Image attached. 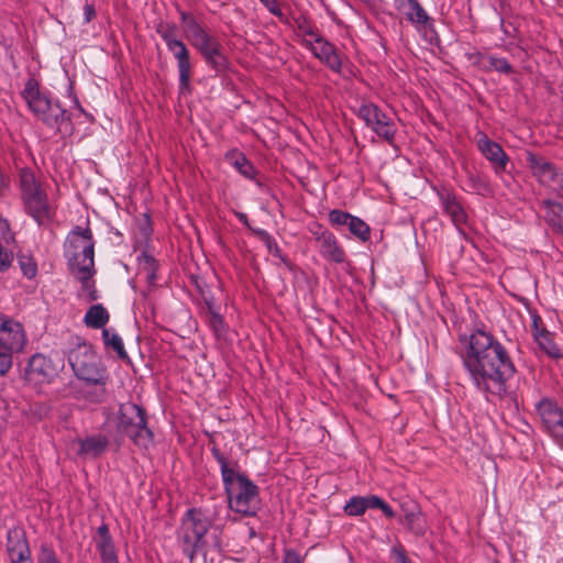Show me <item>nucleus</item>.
<instances>
[{"label":"nucleus","instance_id":"obj_1","mask_svg":"<svg viewBox=\"0 0 563 563\" xmlns=\"http://www.w3.org/2000/svg\"><path fill=\"white\" fill-rule=\"evenodd\" d=\"M461 357L477 390L498 397L506 395L507 382L516 367L505 346L493 334L483 330L473 332Z\"/></svg>","mask_w":563,"mask_h":563},{"label":"nucleus","instance_id":"obj_2","mask_svg":"<svg viewBox=\"0 0 563 563\" xmlns=\"http://www.w3.org/2000/svg\"><path fill=\"white\" fill-rule=\"evenodd\" d=\"M64 255L71 276L81 284L78 297L86 301L97 300L98 295L92 279L95 269V241L89 227L76 225L67 235Z\"/></svg>","mask_w":563,"mask_h":563},{"label":"nucleus","instance_id":"obj_3","mask_svg":"<svg viewBox=\"0 0 563 563\" xmlns=\"http://www.w3.org/2000/svg\"><path fill=\"white\" fill-rule=\"evenodd\" d=\"M211 454L220 466L224 493L229 508L244 517H253L261 509L260 488L244 473L239 463L225 456L218 446Z\"/></svg>","mask_w":563,"mask_h":563},{"label":"nucleus","instance_id":"obj_4","mask_svg":"<svg viewBox=\"0 0 563 563\" xmlns=\"http://www.w3.org/2000/svg\"><path fill=\"white\" fill-rule=\"evenodd\" d=\"M68 362L77 378L84 380L88 388H93L92 391L86 390L87 398L91 402L102 401L106 394L107 373L92 347L85 342L78 343L69 351Z\"/></svg>","mask_w":563,"mask_h":563},{"label":"nucleus","instance_id":"obj_5","mask_svg":"<svg viewBox=\"0 0 563 563\" xmlns=\"http://www.w3.org/2000/svg\"><path fill=\"white\" fill-rule=\"evenodd\" d=\"M19 186L24 211L40 225H48L55 214V207L49 203L46 191L36 180L30 168H22L19 174Z\"/></svg>","mask_w":563,"mask_h":563},{"label":"nucleus","instance_id":"obj_6","mask_svg":"<svg viewBox=\"0 0 563 563\" xmlns=\"http://www.w3.org/2000/svg\"><path fill=\"white\" fill-rule=\"evenodd\" d=\"M21 95L31 112L46 126L59 129L68 119L66 110L57 101L40 91L38 82L34 78L26 80Z\"/></svg>","mask_w":563,"mask_h":563},{"label":"nucleus","instance_id":"obj_7","mask_svg":"<svg viewBox=\"0 0 563 563\" xmlns=\"http://www.w3.org/2000/svg\"><path fill=\"white\" fill-rule=\"evenodd\" d=\"M117 429L121 434L129 437L137 446L147 448L152 443L153 432L147 428L146 412L133 402L120 405Z\"/></svg>","mask_w":563,"mask_h":563},{"label":"nucleus","instance_id":"obj_8","mask_svg":"<svg viewBox=\"0 0 563 563\" xmlns=\"http://www.w3.org/2000/svg\"><path fill=\"white\" fill-rule=\"evenodd\" d=\"M210 528V521L198 509H188L181 519L178 538L183 542L184 553L194 559L198 550L205 545V537Z\"/></svg>","mask_w":563,"mask_h":563},{"label":"nucleus","instance_id":"obj_9","mask_svg":"<svg viewBox=\"0 0 563 563\" xmlns=\"http://www.w3.org/2000/svg\"><path fill=\"white\" fill-rule=\"evenodd\" d=\"M177 29L174 24L159 25L157 33L165 42L169 52L173 53L177 60V68L179 74V93L190 92V78H191V63L189 57V49L185 43L176 37Z\"/></svg>","mask_w":563,"mask_h":563},{"label":"nucleus","instance_id":"obj_10","mask_svg":"<svg viewBox=\"0 0 563 563\" xmlns=\"http://www.w3.org/2000/svg\"><path fill=\"white\" fill-rule=\"evenodd\" d=\"M526 163L537 181L563 197V172L545 157L527 152Z\"/></svg>","mask_w":563,"mask_h":563},{"label":"nucleus","instance_id":"obj_11","mask_svg":"<svg viewBox=\"0 0 563 563\" xmlns=\"http://www.w3.org/2000/svg\"><path fill=\"white\" fill-rule=\"evenodd\" d=\"M357 115L378 137L390 145L394 144L397 126L377 104L363 102L357 110Z\"/></svg>","mask_w":563,"mask_h":563},{"label":"nucleus","instance_id":"obj_12","mask_svg":"<svg viewBox=\"0 0 563 563\" xmlns=\"http://www.w3.org/2000/svg\"><path fill=\"white\" fill-rule=\"evenodd\" d=\"M536 411L547 432L563 449V409L551 398H542L536 404Z\"/></svg>","mask_w":563,"mask_h":563},{"label":"nucleus","instance_id":"obj_13","mask_svg":"<svg viewBox=\"0 0 563 563\" xmlns=\"http://www.w3.org/2000/svg\"><path fill=\"white\" fill-rule=\"evenodd\" d=\"M27 336L21 322L0 312V346L10 354L24 350Z\"/></svg>","mask_w":563,"mask_h":563},{"label":"nucleus","instance_id":"obj_14","mask_svg":"<svg viewBox=\"0 0 563 563\" xmlns=\"http://www.w3.org/2000/svg\"><path fill=\"white\" fill-rule=\"evenodd\" d=\"M59 368L58 362L42 353H36L29 360L25 378L33 384L51 383L58 375Z\"/></svg>","mask_w":563,"mask_h":563},{"label":"nucleus","instance_id":"obj_15","mask_svg":"<svg viewBox=\"0 0 563 563\" xmlns=\"http://www.w3.org/2000/svg\"><path fill=\"white\" fill-rule=\"evenodd\" d=\"M303 46L312 55L329 67L332 71L340 74L342 70V58L338 48L322 35L314 40H305Z\"/></svg>","mask_w":563,"mask_h":563},{"label":"nucleus","instance_id":"obj_16","mask_svg":"<svg viewBox=\"0 0 563 563\" xmlns=\"http://www.w3.org/2000/svg\"><path fill=\"white\" fill-rule=\"evenodd\" d=\"M477 147L482 155L492 164L496 175H500L506 170L509 157L497 142L490 140L484 133H478Z\"/></svg>","mask_w":563,"mask_h":563},{"label":"nucleus","instance_id":"obj_17","mask_svg":"<svg viewBox=\"0 0 563 563\" xmlns=\"http://www.w3.org/2000/svg\"><path fill=\"white\" fill-rule=\"evenodd\" d=\"M396 10L405 16L418 31L432 25V18L427 13L418 0H393Z\"/></svg>","mask_w":563,"mask_h":563},{"label":"nucleus","instance_id":"obj_18","mask_svg":"<svg viewBox=\"0 0 563 563\" xmlns=\"http://www.w3.org/2000/svg\"><path fill=\"white\" fill-rule=\"evenodd\" d=\"M7 551L11 563H23L31 560V552L25 532L21 528H12L8 531Z\"/></svg>","mask_w":563,"mask_h":563},{"label":"nucleus","instance_id":"obj_19","mask_svg":"<svg viewBox=\"0 0 563 563\" xmlns=\"http://www.w3.org/2000/svg\"><path fill=\"white\" fill-rule=\"evenodd\" d=\"M317 247L320 255L330 263L342 264L346 260L344 249L329 230L322 231L320 236L317 238Z\"/></svg>","mask_w":563,"mask_h":563},{"label":"nucleus","instance_id":"obj_20","mask_svg":"<svg viewBox=\"0 0 563 563\" xmlns=\"http://www.w3.org/2000/svg\"><path fill=\"white\" fill-rule=\"evenodd\" d=\"M78 446L77 454L82 459H97L108 448L109 439L104 434H93L74 442Z\"/></svg>","mask_w":563,"mask_h":563},{"label":"nucleus","instance_id":"obj_21","mask_svg":"<svg viewBox=\"0 0 563 563\" xmlns=\"http://www.w3.org/2000/svg\"><path fill=\"white\" fill-rule=\"evenodd\" d=\"M102 563H118L115 547L107 525H101L93 539Z\"/></svg>","mask_w":563,"mask_h":563},{"label":"nucleus","instance_id":"obj_22","mask_svg":"<svg viewBox=\"0 0 563 563\" xmlns=\"http://www.w3.org/2000/svg\"><path fill=\"white\" fill-rule=\"evenodd\" d=\"M444 212L451 218L452 222L460 228L466 222L467 216L456 197L451 194L441 196Z\"/></svg>","mask_w":563,"mask_h":563},{"label":"nucleus","instance_id":"obj_23","mask_svg":"<svg viewBox=\"0 0 563 563\" xmlns=\"http://www.w3.org/2000/svg\"><path fill=\"white\" fill-rule=\"evenodd\" d=\"M534 331L533 336L538 345L541 350H543L549 356L559 358L561 357V350L560 347L554 343L552 333L549 332L545 329H540L538 327L537 320H533Z\"/></svg>","mask_w":563,"mask_h":563},{"label":"nucleus","instance_id":"obj_24","mask_svg":"<svg viewBox=\"0 0 563 563\" xmlns=\"http://www.w3.org/2000/svg\"><path fill=\"white\" fill-rule=\"evenodd\" d=\"M543 207L548 224L563 233V205L553 200H544Z\"/></svg>","mask_w":563,"mask_h":563},{"label":"nucleus","instance_id":"obj_25","mask_svg":"<svg viewBox=\"0 0 563 563\" xmlns=\"http://www.w3.org/2000/svg\"><path fill=\"white\" fill-rule=\"evenodd\" d=\"M110 316L107 309L101 303L92 305L84 317V323L91 329H106L104 325L109 322Z\"/></svg>","mask_w":563,"mask_h":563},{"label":"nucleus","instance_id":"obj_26","mask_svg":"<svg viewBox=\"0 0 563 563\" xmlns=\"http://www.w3.org/2000/svg\"><path fill=\"white\" fill-rule=\"evenodd\" d=\"M296 35L300 37V43L303 45L305 40H314L320 34L316 31L312 22L303 13L292 18Z\"/></svg>","mask_w":563,"mask_h":563},{"label":"nucleus","instance_id":"obj_27","mask_svg":"<svg viewBox=\"0 0 563 563\" xmlns=\"http://www.w3.org/2000/svg\"><path fill=\"white\" fill-rule=\"evenodd\" d=\"M402 509L405 511V521L408 528L417 536H423L427 531V525L422 519L421 511L417 506H412L410 508H405L402 505Z\"/></svg>","mask_w":563,"mask_h":563},{"label":"nucleus","instance_id":"obj_28","mask_svg":"<svg viewBox=\"0 0 563 563\" xmlns=\"http://www.w3.org/2000/svg\"><path fill=\"white\" fill-rule=\"evenodd\" d=\"M102 340L104 346L114 351L119 358L126 360L129 357L122 338L113 329H103Z\"/></svg>","mask_w":563,"mask_h":563},{"label":"nucleus","instance_id":"obj_29","mask_svg":"<svg viewBox=\"0 0 563 563\" xmlns=\"http://www.w3.org/2000/svg\"><path fill=\"white\" fill-rule=\"evenodd\" d=\"M466 173V186L470 190L479 194V195H486L490 191L489 184L487 179L470 168L465 167Z\"/></svg>","mask_w":563,"mask_h":563},{"label":"nucleus","instance_id":"obj_30","mask_svg":"<svg viewBox=\"0 0 563 563\" xmlns=\"http://www.w3.org/2000/svg\"><path fill=\"white\" fill-rule=\"evenodd\" d=\"M206 63L214 70L222 71L228 66V60L221 52V44L213 46L212 48L201 54Z\"/></svg>","mask_w":563,"mask_h":563},{"label":"nucleus","instance_id":"obj_31","mask_svg":"<svg viewBox=\"0 0 563 563\" xmlns=\"http://www.w3.org/2000/svg\"><path fill=\"white\" fill-rule=\"evenodd\" d=\"M233 166L245 178L253 179L255 176V168L253 164L241 153H234L231 156Z\"/></svg>","mask_w":563,"mask_h":563},{"label":"nucleus","instance_id":"obj_32","mask_svg":"<svg viewBox=\"0 0 563 563\" xmlns=\"http://www.w3.org/2000/svg\"><path fill=\"white\" fill-rule=\"evenodd\" d=\"M185 32L187 33V37L192 46L196 44V42H199L209 35V33L194 18L188 20L185 26Z\"/></svg>","mask_w":563,"mask_h":563},{"label":"nucleus","instance_id":"obj_33","mask_svg":"<svg viewBox=\"0 0 563 563\" xmlns=\"http://www.w3.org/2000/svg\"><path fill=\"white\" fill-rule=\"evenodd\" d=\"M18 263L21 268L22 274L29 278L32 279L37 274V264L33 256L27 254H21L18 256Z\"/></svg>","mask_w":563,"mask_h":563},{"label":"nucleus","instance_id":"obj_34","mask_svg":"<svg viewBox=\"0 0 563 563\" xmlns=\"http://www.w3.org/2000/svg\"><path fill=\"white\" fill-rule=\"evenodd\" d=\"M367 510L364 496H353L344 506L347 516L357 517Z\"/></svg>","mask_w":563,"mask_h":563},{"label":"nucleus","instance_id":"obj_35","mask_svg":"<svg viewBox=\"0 0 563 563\" xmlns=\"http://www.w3.org/2000/svg\"><path fill=\"white\" fill-rule=\"evenodd\" d=\"M350 232L362 242H366L371 238V229L367 223L356 217L355 220H351Z\"/></svg>","mask_w":563,"mask_h":563},{"label":"nucleus","instance_id":"obj_36","mask_svg":"<svg viewBox=\"0 0 563 563\" xmlns=\"http://www.w3.org/2000/svg\"><path fill=\"white\" fill-rule=\"evenodd\" d=\"M487 62H488V67L498 73H501V74H511L512 73V66L504 57L488 56Z\"/></svg>","mask_w":563,"mask_h":563},{"label":"nucleus","instance_id":"obj_37","mask_svg":"<svg viewBox=\"0 0 563 563\" xmlns=\"http://www.w3.org/2000/svg\"><path fill=\"white\" fill-rule=\"evenodd\" d=\"M350 214L351 213L349 212L339 209H333L329 212V222L331 223L332 227L341 229L342 227L345 225L347 219H350Z\"/></svg>","mask_w":563,"mask_h":563},{"label":"nucleus","instance_id":"obj_38","mask_svg":"<svg viewBox=\"0 0 563 563\" xmlns=\"http://www.w3.org/2000/svg\"><path fill=\"white\" fill-rule=\"evenodd\" d=\"M38 563H60L55 551L47 544H42L38 554Z\"/></svg>","mask_w":563,"mask_h":563},{"label":"nucleus","instance_id":"obj_39","mask_svg":"<svg viewBox=\"0 0 563 563\" xmlns=\"http://www.w3.org/2000/svg\"><path fill=\"white\" fill-rule=\"evenodd\" d=\"M262 4L283 23H288L287 16L282 12L277 0H260Z\"/></svg>","mask_w":563,"mask_h":563},{"label":"nucleus","instance_id":"obj_40","mask_svg":"<svg viewBox=\"0 0 563 563\" xmlns=\"http://www.w3.org/2000/svg\"><path fill=\"white\" fill-rule=\"evenodd\" d=\"M256 234L266 244L269 252H272L274 255L279 256L280 250H279L276 241L272 238V235L269 233H267L265 230H257Z\"/></svg>","mask_w":563,"mask_h":563},{"label":"nucleus","instance_id":"obj_41","mask_svg":"<svg viewBox=\"0 0 563 563\" xmlns=\"http://www.w3.org/2000/svg\"><path fill=\"white\" fill-rule=\"evenodd\" d=\"M12 367V354L0 346V376H4Z\"/></svg>","mask_w":563,"mask_h":563},{"label":"nucleus","instance_id":"obj_42","mask_svg":"<svg viewBox=\"0 0 563 563\" xmlns=\"http://www.w3.org/2000/svg\"><path fill=\"white\" fill-rule=\"evenodd\" d=\"M220 44L219 41L211 36L210 34L203 37V40L196 42L194 47L200 53L203 54V52H207L208 49L212 48L213 46Z\"/></svg>","mask_w":563,"mask_h":563},{"label":"nucleus","instance_id":"obj_43","mask_svg":"<svg viewBox=\"0 0 563 563\" xmlns=\"http://www.w3.org/2000/svg\"><path fill=\"white\" fill-rule=\"evenodd\" d=\"M209 322L216 333L220 334L224 332V321L219 313L211 312Z\"/></svg>","mask_w":563,"mask_h":563},{"label":"nucleus","instance_id":"obj_44","mask_svg":"<svg viewBox=\"0 0 563 563\" xmlns=\"http://www.w3.org/2000/svg\"><path fill=\"white\" fill-rule=\"evenodd\" d=\"M364 498L366 501L367 509H369V508L380 509L383 507V505L385 504V501L376 495L364 496Z\"/></svg>","mask_w":563,"mask_h":563},{"label":"nucleus","instance_id":"obj_45","mask_svg":"<svg viewBox=\"0 0 563 563\" xmlns=\"http://www.w3.org/2000/svg\"><path fill=\"white\" fill-rule=\"evenodd\" d=\"M95 18H96V10H95L93 4L86 3L85 7H84V20H85V23H89Z\"/></svg>","mask_w":563,"mask_h":563},{"label":"nucleus","instance_id":"obj_46","mask_svg":"<svg viewBox=\"0 0 563 563\" xmlns=\"http://www.w3.org/2000/svg\"><path fill=\"white\" fill-rule=\"evenodd\" d=\"M283 563H302L300 556L292 550H288L285 553Z\"/></svg>","mask_w":563,"mask_h":563},{"label":"nucleus","instance_id":"obj_47","mask_svg":"<svg viewBox=\"0 0 563 563\" xmlns=\"http://www.w3.org/2000/svg\"><path fill=\"white\" fill-rule=\"evenodd\" d=\"M0 233H1V236L8 241V234H10V228H9V223L5 219H2L0 217Z\"/></svg>","mask_w":563,"mask_h":563},{"label":"nucleus","instance_id":"obj_48","mask_svg":"<svg viewBox=\"0 0 563 563\" xmlns=\"http://www.w3.org/2000/svg\"><path fill=\"white\" fill-rule=\"evenodd\" d=\"M397 555L398 563H410V560L407 558L406 552L402 548L394 550Z\"/></svg>","mask_w":563,"mask_h":563},{"label":"nucleus","instance_id":"obj_49","mask_svg":"<svg viewBox=\"0 0 563 563\" xmlns=\"http://www.w3.org/2000/svg\"><path fill=\"white\" fill-rule=\"evenodd\" d=\"M380 510L384 512V515L388 518H394L395 517V511L391 509V507L385 503L383 505V507L380 508Z\"/></svg>","mask_w":563,"mask_h":563},{"label":"nucleus","instance_id":"obj_50","mask_svg":"<svg viewBox=\"0 0 563 563\" xmlns=\"http://www.w3.org/2000/svg\"><path fill=\"white\" fill-rule=\"evenodd\" d=\"M236 218L245 225H249L247 216L243 212H235Z\"/></svg>","mask_w":563,"mask_h":563},{"label":"nucleus","instance_id":"obj_51","mask_svg":"<svg viewBox=\"0 0 563 563\" xmlns=\"http://www.w3.org/2000/svg\"><path fill=\"white\" fill-rule=\"evenodd\" d=\"M325 229H322L321 227H319L317 230L314 231H311L312 232V235L314 236V240L317 241V238L320 236V234L322 233V231H324Z\"/></svg>","mask_w":563,"mask_h":563},{"label":"nucleus","instance_id":"obj_52","mask_svg":"<svg viewBox=\"0 0 563 563\" xmlns=\"http://www.w3.org/2000/svg\"><path fill=\"white\" fill-rule=\"evenodd\" d=\"M355 219H356V217H355V216L350 214V219H347V221H346V223H345V225H344V227H346V228L350 230V228H351V222H352L351 220H355Z\"/></svg>","mask_w":563,"mask_h":563},{"label":"nucleus","instance_id":"obj_53","mask_svg":"<svg viewBox=\"0 0 563 563\" xmlns=\"http://www.w3.org/2000/svg\"><path fill=\"white\" fill-rule=\"evenodd\" d=\"M180 18H181V20H183L184 22H186V23H187V22H188V20L190 19V18H188V15H187V13H186V12H181V13H180Z\"/></svg>","mask_w":563,"mask_h":563},{"label":"nucleus","instance_id":"obj_54","mask_svg":"<svg viewBox=\"0 0 563 563\" xmlns=\"http://www.w3.org/2000/svg\"><path fill=\"white\" fill-rule=\"evenodd\" d=\"M250 536H251V537L255 536V532H254V530H253V529H251V531H250Z\"/></svg>","mask_w":563,"mask_h":563}]
</instances>
